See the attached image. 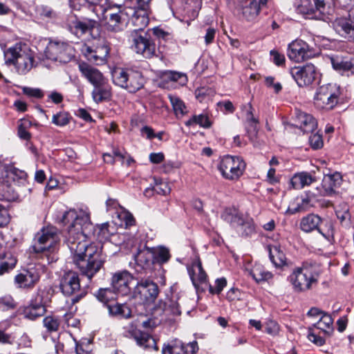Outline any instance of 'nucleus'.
<instances>
[{
  "label": "nucleus",
  "mask_w": 354,
  "mask_h": 354,
  "mask_svg": "<svg viewBox=\"0 0 354 354\" xmlns=\"http://www.w3.org/2000/svg\"><path fill=\"white\" fill-rule=\"evenodd\" d=\"M92 97L97 103L109 100L111 97V88L108 80H105L97 86H95L92 91Z\"/></svg>",
  "instance_id": "nucleus-30"
},
{
  "label": "nucleus",
  "mask_w": 354,
  "mask_h": 354,
  "mask_svg": "<svg viewBox=\"0 0 354 354\" xmlns=\"http://www.w3.org/2000/svg\"><path fill=\"white\" fill-rule=\"evenodd\" d=\"M269 257L276 268H282L287 264V259L280 245H274L269 247Z\"/></svg>",
  "instance_id": "nucleus-36"
},
{
  "label": "nucleus",
  "mask_w": 354,
  "mask_h": 354,
  "mask_svg": "<svg viewBox=\"0 0 354 354\" xmlns=\"http://www.w3.org/2000/svg\"><path fill=\"white\" fill-rule=\"evenodd\" d=\"M109 50L108 45L104 41L93 46L85 45L82 49L87 60L96 65H102L106 62Z\"/></svg>",
  "instance_id": "nucleus-16"
},
{
  "label": "nucleus",
  "mask_w": 354,
  "mask_h": 354,
  "mask_svg": "<svg viewBox=\"0 0 354 354\" xmlns=\"http://www.w3.org/2000/svg\"><path fill=\"white\" fill-rule=\"evenodd\" d=\"M134 258L137 265L142 269L150 268L151 266L155 263L154 254L151 248H146L139 250Z\"/></svg>",
  "instance_id": "nucleus-33"
},
{
  "label": "nucleus",
  "mask_w": 354,
  "mask_h": 354,
  "mask_svg": "<svg viewBox=\"0 0 354 354\" xmlns=\"http://www.w3.org/2000/svg\"><path fill=\"white\" fill-rule=\"evenodd\" d=\"M168 98L172 105L175 114L178 115H184L187 113V107L182 100L178 96L169 94Z\"/></svg>",
  "instance_id": "nucleus-43"
},
{
  "label": "nucleus",
  "mask_w": 354,
  "mask_h": 354,
  "mask_svg": "<svg viewBox=\"0 0 354 354\" xmlns=\"http://www.w3.org/2000/svg\"><path fill=\"white\" fill-rule=\"evenodd\" d=\"M340 95V88L337 84H324L317 89L314 104L319 109L332 110L337 104Z\"/></svg>",
  "instance_id": "nucleus-8"
},
{
  "label": "nucleus",
  "mask_w": 354,
  "mask_h": 354,
  "mask_svg": "<svg viewBox=\"0 0 354 354\" xmlns=\"http://www.w3.org/2000/svg\"><path fill=\"white\" fill-rule=\"evenodd\" d=\"M333 25L340 36L348 41H354V8L349 10L348 19H336Z\"/></svg>",
  "instance_id": "nucleus-20"
},
{
  "label": "nucleus",
  "mask_w": 354,
  "mask_h": 354,
  "mask_svg": "<svg viewBox=\"0 0 354 354\" xmlns=\"http://www.w3.org/2000/svg\"><path fill=\"white\" fill-rule=\"evenodd\" d=\"M153 35L159 39V40H163L165 41L171 40L173 39L172 35L164 30L162 28H160L158 27L153 28L152 29Z\"/></svg>",
  "instance_id": "nucleus-56"
},
{
  "label": "nucleus",
  "mask_w": 354,
  "mask_h": 354,
  "mask_svg": "<svg viewBox=\"0 0 354 354\" xmlns=\"http://www.w3.org/2000/svg\"><path fill=\"white\" fill-rule=\"evenodd\" d=\"M217 106L220 107L221 111L225 113H232L235 111V107L230 100L218 102Z\"/></svg>",
  "instance_id": "nucleus-61"
},
{
  "label": "nucleus",
  "mask_w": 354,
  "mask_h": 354,
  "mask_svg": "<svg viewBox=\"0 0 354 354\" xmlns=\"http://www.w3.org/2000/svg\"><path fill=\"white\" fill-rule=\"evenodd\" d=\"M23 92L26 95H28L30 97H34L36 98H41L44 95L42 91L39 88L25 87L23 89Z\"/></svg>",
  "instance_id": "nucleus-64"
},
{
  "label": "nucleus",
  "mask_w": 354,
  "mask_h": 354,
  "mask_svg": "<svg viewBox=\"0 0 354 354\" xmlns=\"http://www.w3.org/2000/svg\"><path fill=\"white\" fill-rule=\"evenodd\" d=\"M160 308L162 309V310L168 315H180L181 314V311L180 309V306L178 303L177 302V299L174 298H167L165 301L160 302Z\"/></svg>",
  "instance_id": "nucleus-39"
},
{
  "label": "nucleus",
  "mask_w": 354,
  "mask_h": 354,
  "mask_svg": "<svg viewBox=\"0 0 354 354\" xmlns=\"http://www.w3.org/2000/svg\"><path fill=\"white\" fill-rule=\"evenodd\" d=\"M59 289L65 296H73L71 299L73 304H75L84 298L87 291L80 286V280L78 274L74 272H68L61 278Z\"/></svg>",
  "instance_id": "nucleus-10"
},
{
  "label": "nucleus",
  "mask_w": 354,
  "mask_h": 354,
  "mask_svg": "<svg viewBox=\"0 0 354 354\" xmlns=\"http://www.w3.org/2000/svg\"><path fill=\"white\" fill-rule=\"evenodd\" d=\"M151 0H127L128 19L134 28L131 32H145L149 24Z\"/></svg>",
  "instance_id": "nucleus-4"
},
{
  "label": "nucleus",
  "mask_w": 354,
  "mask_h": 354,
  "mask_svg": "<svg viewBox=\"0 0 354 354\" xmlns=\"http://www.w3.org/2000/svg\"><path fill=\"white\" fill-rule=\"evenodd\" d=\"M46 271V266L42 263L30 264L23 269L14 278L15 286L19 289L30 290L39 283L41 275Z\"/></svg>",
  "instance_id": "nucleus-7"
},
{
  "label": "nucleus",
  "mask_w": 354,
  "mask_h": 354,
  "mask_svg": "<svg viewBox=\"0 0 354 354\" xmlns=\"http://www.w3.org/2000/svg\"><path fill=\"white\" fill-rule=\"evenodd\" d=\"M243 110L245 111V125L247 133L250 140L254 141L259 131V120L254 116L252 113V106L250 103L244 105Z\"/></svg>",
  "instance_id": "nucleus-25"
},
{
  "label": "nucleus",
  "mask_w": 354,
  "mask_h": 354,
  "mask_svg": "<svg viewBox=\"0 0 354 354\" xmlns=\"http://www.w3.org/2000/svg\"><path fill=\"white\" fill-rule=\"evenodd\" d=\"M131 48L143 57L150 59L156 55V44L148 32H131Z\"/></svg>",
  "instance_id": "nucleus-11"
},
{
  "label": "nucleus",
  "mask_w": 354,
  "mask_h": 354,
  "mask_svg": "<svg viewBox=\"0 0 354 354\" xmlns=\"http://www.w3.org/2000/svg\"><path fill=\"white\" fill-rule=\"evenodd\" d=\"M106 21V28L109 31L118 32L122 31L125 27L128 21V8L127 0L124 1V8L123 10L110 15Z\"/></svg>",
  "instance_id": "nucleus-22"
},
{
  "label": "nucleus",
  "mask_w": 354,
  "mask_h": 354,
  "mask_svg": "<svg viewBox=\"0 0 354 354\" xmlns=\"http://www.w3.org/2000/svg\"><path fill=\"white\" fill-rule=\"evenodd\" d=\"M315 181V178L308 172H300L295 174L290 179V184L292 188L300 189L305 186H308Z\"/></svg>",
  "instance_id": "nucleus-35"
},
{
  "label": "nucleus",
  "mask_w": 354,
  "mask_h": 354,
  "mask_svg": "<svg viewBox=\"0 0 354 354\" xmlns=\"http://www.w3.org/2000/svg\"><path fill=\"white\" fill-rule=\"evenodd\" d=\"M10 222V215L8 209L0 204V227L7 225Z\"/></svg>",
  "instance_id": "nucleus-60"
},
{
  "label": "nucleus",
  "mask_w": 354,
  "mask_h": 354,
  "mask_svg": "<svg viewBox=\"0 0 354 354\" xmlns=\"http://www.w3.org/2000/svg\"><path fill=\"white\" fill-rule=\"evenodd\" d=\"M227 285V281L225 278L222 277L217 279L215 281V286H209V291L212 294H216L218 295L221 293V292L223 290V289Z\"/></svg>",
  "instance_id": "nucleus-55"
},
{
  "label": "nucleus",
  "mask_w": 354,
  "mask_h": 354,
  "mask_svg": "<svg viewBox=\"0 0 354 354\" xmlns=\"http://www.w3.org/2000/svg\"><path fill=\"white\" fill-rule=\"evenodd\" d=\"M7 177L11 178L13 180L14 184L19 187H26L28 184V175L23 170L13 168L8 171Z\"/></svg>",
  "instance_id": "nucleus-41"
},
{
  "label": "nucleus",
  "mask_w": 354,
  "mask_h": 354,
  "mask_svg": "<svg viewBox=\"0 0 354 354\" xmlns=\"http://www.w3.org/2000/svg\"><path fill=\"white\" fill-rule=\"evenodd\" d=\"M245 167L241 157L227 155L222 158L218 169L225 179L236 180L243 175Z\"/></svg>",
  "instance_id": "nucleus-12"
},
{
  "label": "nucleus",
  "mask_w": 354,
  "mask_h": 354,
  "mask_svg": "<svg viewBox=\"0 0 354 354\" xmlns=\"http://www.w3.org/2000/svg\"><path fill=\"white\" fill-rule=\"evenodd\" d=\"M251 274L253 279L257 282L269 280L273 277L272 272L264 270L260 265L254 266L251 270Z\"/></svg>",
  "instance_id": "nucleus-44"
},
{
  "label": "nucleus",
  "mask_w": 354,
  "mask_h": 354,
  "mask_svg": "<svg viewBox=\"0 0 354 354\" xmlns=\"http://www.w3.org/2000/svg\"><path fill=\"white\" fill-rule=\"evenodd\" d=\"M331 64L334 69L339 71L354 73V59H344L341 57L331 58Z\"/></svg>",
  "instance_id": "nucleus-38"
},
{
  "label": "nucleus",
  "mask_w": 354,
  "mask_h": 354,
  "mask_svg": "<svg viewBox=\"0 0 354 354\" xmlns=\"http://www.w3.org/2000/svg\"><path fill=\"white\" fill-rule=\"evenodd\" d=\"M198 124L203 128H209L211 122L209 118L205 114L194 115L190 119L185 122L187 127H191Z\"/></svg>",
  "instance_id": "nucleus-46"
},
{
  "label": "nucleus",
  "mask_w": 354,
  "mask_h": 354,
  "mask_svg": "<svg viewBox=\"0 0 354 354\" xmlns=\"http://www.w3.org/2000/svg\"><path fill=\"white\" fill-rule=\"evenodd\" d=\"M322 223V218L319 216L315 214H309L301 219L299 227L303 232L306 233L315 230L318 232Z\"/></svg>",
  "instance_id": "nucleus-31"
},
{
  "label": "nucleus",
  "mask_w": 354,
  "mask_h": 354,
  "mask_svg": "<svg viewBox=\"0 0 354 354\" xmlns=\"http://www.w3.org/2000/svg\"><path fill=\"white\" fill-rule=\"evenodd\" d=\"M97 25L95 19L86 17L71 16L68 19V29L77 37H81L86 33L91 32Z\"/></svg>",
  "instance_id": "nucleus-19"
},
{
  "label": "nucleus",
  "mask_w": 354,
  "mask_h": 354,
  "mask_svg": "<svg viewBox=\"0 0 354 354\" xmlns=\"http://www.w3.org/2000/svg\"><path fill=\"white\" fill-rule=\"evenodd\" d=\"M333 324V319L329 314L324 313L321 317L319 320L313 325V327L317 328L323 330L326 333H328L326 329L333 330L332 326Z\"/></svg>",
  "instance_id": "nucleus-50"
},
{
  "label": "nucleus",
  "mask_w": 354,
  "mask_h": 354,
  "mask_svg": "<svg viewBox=\"0 0 354 354\" xmlns=\"http://www.w3.org/2000/svg\"><path fill=\"white\" fill-rule=\"evenodd\" d=\"M46 312V309L43 304L41 297H37L35 300H32L30 304L23 310L24 317L30 320H35L43 316Z\"/></svg>",
  "instance_id": "nucleus-27"
},
{
  "label": "nucleus",
  "mask_w": 354,
  "mask_h": 354,
  "mask_svg": "<svg viewBox=\"0 0 354 354\" xmlns=\"http://www.w3.org/2000/svg\"><path fill=\"white\" fill-rule=\"evenodd\" d=\"M17 259L10 256L0 261V276L9 272L17 264Z\"/></svg>",
  "instance_id": "nucleus-53"
},
{
  "label": "nucleus",
  "mask_w": 354,
  "mask_h": 354,
  "mask_svg": "<svg viewBox=\"0 0 354 354\" xmlns=\"http://www.w3.org/2000/svg\"><path fill=\"white\" fill-rule=\"evenodd\" d=\"M159 292L156 283L149 279H141L133 288L132 297L139 304L148 306L154 303Z\"/></svg>",
  "instance_id": "nucleus-9"
},
{
  "label": "nucleus",
  "mask_w": 354,
  "mask_h": 354,
  "mask_svg": "<svg viewBox=\"0 0 354 354\" xmlns=\"http://www.w3.org/2000/svg\"><path fill=\"white\" fill-rule=\"evenodd\" d=\"M97 299L104 304L108 308V304H112L116 299V294L114 290L110 288H100L95 295Z\"/></svg>",
  "instance_id": "nucleus-40"
},
{
  "label": "nucleus",
  "mask_w": 354,
  "mask_h": 354,
  "mask_svg": "<svg viewBox=\"0 0 354 354\" xmlns=\"http://www.w3.org/2000/svg\"><path fill=\"white\" fill-rule=\"evenodd\" d=\"M133 279V275L127 270L119 271L113 274L111 286L115 292L125 295L130 292V283Z\"/></svg>",
  "instance_id": "nucleus-21"
},
{
  "label": "nucleus",
  "mask_w": 354,
  "mask_h": 354,
  "mask_svg": "<svg viewBox=\"0 0 354 354\" xmlns=\"http://www.w3.org/2000/svg\"><path fill=\"white\" fill-rule=\"evenodd\" d=\"M313 326L308 328V339L315 345L321 346L325 344V339L322 337L315 334Z\"/></svg>",
  "instance_id": "nucleus-57"
},
{
  "label": "nucleus",
  "mask_w": 354,
  "mask_h": 354,
  "mask_svg": "<svg viewBox=\"0 0 354 354\" xmlns=\"http://www.w3.org/2000/svg\"><path fill=\"white\" fill-rule=\"evenodd\" d=\"M316 52L306 41L296 39L292 41L288 47L287 55L288 58L296 62H301L308 59L314 57Z\"/></svg>",
  "instance_id": "nucleus-15"
},
{
  "label": "nucleus",
  "mask_w": 354,
  "mask_h": 354,
  "mask_svg": "<svg viewBox=\"0 0 354 354\" xmlns=\"http://www.w3.org/2000/svg\"><path fill=\"white\" fill-rule=\"evenodd\" d=\"M266 85L268 87L273 88L274 92L276 93H279L282 89V86L279 82H274V78L273 77L269 76L266 77L265 79Z\"/></svg>",
  "instance_id": "nucleus-62"
},
{
  "label": "nucleus",
  "mask_w": 354,
  "mask_h": 354,
  "mask_svg": "<svg viewBox=\"0 0 354 354\" xmlns=\"http://www.w3.org/2000/svg\"><path fill=\"white\" fill-rule=\"evenodd\" d=\"M44 55L48 59L65 64L74 57L73 48L66 42L50 40L46 46Z\"/></svg>",
  "instance_id": "nucleus-13"
},
{
  "label": "nucleus",
  "mask_w": 354,
  "mask_h": 354,
  "mask_svg": "<svg viewBox=\"0 0 354 354\" xmlns=\"http://www.w3.org/2000/svg\"><path fill=\"white\" fill-rule=\"evenodd\" d=\"M226 221L236 228L237 232L243 237L251 236L255 232L253 219L248 216L227 209L222 216Z\"/></svg>",
  "instance_id": "nucleus-14"
},
{
  "label": "nucleus",
  "mask_w": 354,
  "mask_h": 354,
  "mask_svg": "<svg viewBox=\"0 0 354 354\" xmlns=\"http://www.w3.org/2000/svg\"><path fill=\"white\" fill-rule=\"evenodd\" d=\"M71 115L66 111H59L53 115L52 123L58 127H64L69 124Z\"/></svg>",
  "instance_id": "nucleus-52"
},
{
  "label": "nucleus",
  "mask_w": 354,
  "mask_h": 354,
  "mask_svg": "<svg viewBox=\"0 0 354 354\" xmlns=\"http://www.w3.org/2000/svg\"><path fill=\"white\" fill-rule=\"evenodd\" d=\"M186 9L190 20L197 17L202 6V0H186Z\"/></svg>",
  "instance_id": "nucleus-51"
},
{
  "label": "nucleus",
  "mask_w": 354,
  "mask_h": 354,
  "mask_svg": "<svg viewBox=\"0 0 354 354\" xmlns=\"http://www.w3.org/2000/svg\"><path fill=\"white\" fill-rule=\"evenodd\" d=\"M309 143L311 147L314 149L322 148L323 146V140L322 136L319 133L312 134L309 137Z\"/></svg>",
  "instance_id": "nucleus-58"
},
{
  "label": "nucleus",
  "mask_w": 354,
  "mask_h": 354,
  "mask_svg": "<svg viewBox=\"0 0 354 354\" xmlns=\"http://www.w3.org/2000/svg\"><path fill=\"white\" fill-rule=\"evenodd\" d=\"M290 74L300 87L312 84L318 75L316 67L312 64L292 68Z\"/></svg>",
  "instance_id": "nucleus-18"
},
{
  "label": "nucleus",
  "mask_w": 354,
  "mask_h": 354,
  "mask_svg": "<svg viewBox=\"0 0 354 354\" xmlns=\"http://www.w3.org/2000/svg\"><path fill=\"white\" fill-rule=\"evenodd\" d=\"M101 9L102 18L105 20L107 17H110V15L112 13H117L123 10L124 8V3L123 4H117L111 0H104L99 5Z\"/></svg>",
  "instance_id": "nucleus-37"
},
{
  "label": "nucleus",
  "mask_w": 354,
  "mask_h": 354,
  "mask_svg": "<svg viewBox=\"0 0 354 354\" xmlns=\"http://www.w3.org/2000/svg\"><path fill=\"white\" fill-rule=\"evenodd\" d=\"M36 12L41 19L46 21L55 20L57 18V12L52 8L48 6H38L37 8Z\"/></svg>",
  "instance_id": "nucleus-42"
},
{
  "label": "nucleus",
  "mask_w": 354,
  "mask_h": 354,
  "mask_svg": "<svg viewBox=\"0 0 354 354\" xmlns=\"http://www.w3.org/2000/svg\"><path fill=\"white\" fill-rule=\"evenodd\" d=\"M107 309L111 317L118 319H129L132 316L131 310L126 304L114 302L112 304H108Z\"/></svg>",
  "instance_id": "nucleus-34"
},
{
  "label": "nucleus",
  "mask_w": 354,
  "mask_h": 354,
  "mask_svg": "<svg viewBox=\"0 0 354 354\" xmlns=\"http://www.w3.org/2000/svg\"><path fill=\"white\" fill-rule=\"evenodd\" d=\"M298 12L306 16V18L326 21V15L324 13V8L321 11L315 2L311 0H300V3L297 7Z\"/></svg>",
  "instance_id": "nucleus-24"
},
{
  "label": "nucleus",
  "mask_w": 354,
  "mask_h": 354,
  "mask_svg": "<svg viewBox=\"0 0 354 354\" xmlns=\"http://www.w3.org/2000/svg\"><path fill=\"white\" fill-rule=\"evenodd\" d=\"M272 61L277 66H282L285 64L286 58L283 54L280 53L276 50H271L270 52Z\"/></svg>",
  "instance_id": "nucleus-59"
},
{
  "label": "nucleus",
  "mask_w": 354,
  "mask_h": 354,
  "mask_svg": "<svg viewBox=\"0 0 354 354\" xmlns=\"http://www.w3.org/2000/svg\"><path fill=\"white\" fill-rule=\"evenodd\" d=\"M5 62L14 65L20 75L28 73L35 66L34 53L26 46L15 44L4 51Z\"/></svg>",
  "instance_id": "nucleus-3"
},
{
  "label": "nucleus",
  "mask_w": 354,
  "mask_h": 354,
  "mask_svg": "<svg viewBox=\"0 0 354 354\" xmlns=\"http://www.w3.org/2000/svg\"><path fill=\"white\" fill-rule=\"evenodd\" d=\"M32 246L35 253L54 252L60 241L57 227L48 225L42 227L34 237Z\"/></svg>",
  "instance_id": "nucleus-5"
},
{
  "label": "nucleus",
  "mask_w": 354,
  "mask_h": 354,
  "mask_svg": "<svg viewBox=\"0 0 354 354\" xmlns=\"http://www.w3.org/2000/svg\"><path fill=\"white\" fill-rule=\"evenodd\" d=\"M125 335L133 338L137 345L144 349L158 351V346L154 337L148 331H142L138 329L133 324H129L125 331Z\"/></svg>",
  "instance_id": "nucleus-17"
},
{
  "label": "nucleus",
  "mask_w": 354,
  "mask_h": 354,
  "mask_svg": "<svg viewBox=\"0 0 354 354\" xmlns=\"http://www.w3.org/2000/svg\"><path fill=\"white\" fill-rule=\"evenodd\" d=\"M198 350L196 341L187 344L181 342H174L165 344L162 349V354H194Z\"/></svg>",
  "instance_id": "nucleus-23"
},
{
  "label": "nucleus",
  "mask_w": 354,
  "mask_h": 354,
  "mask_svg": "<svg viewBox=\"0 0 354 354\" xmlns=\"http://www.w3.org/2000/svg\"><path fill=\"white\" fill-rule=\"evenodd\" d=\"M318 232L328 240L334 237V225L330 220H323L318 229Z\"/></svg>",
  "instance_id": "nucleus-48"
},
{
  "label": "nucleus",
  "mask_w": 354,
  "mask_h": 354,
  "mask_svg": "<svg viewBox=\"0 0 354 354\" xmlns=\"http://www.w3.org/2000/svg\"><path fill=\"white\" fill-rule=\"evenodd\" d=\"M243 17L248 21H254L260 11V6L257 0H244L241 6Z\"/></svg>",
  "instance_id": "nucleus-32"
},
{
  "label": "nucleus",
  "mask_w": 354,
  "mask_h": 354,
  "mask_svg": "<svg viewBox=\"0 0 354 354\" xmlns=\"http://www.w3.org/2000/svg\"><path fill=\"white\" fill-rule=\"evenodd\" d=\"M164 76L173 82H178L181 79H183L184 82L186 81V76L183 73L176 71H167L164 73Z\"/></svg>",
  "instance_id": "nucleus-63"
},
{
  "label": "nucleus",
  "mask_w": 354,
  "mask_h": 354,
  "mask_svg": "<svg viewBox=\"0 0 354 354\" xmlns=\"http://www.w3.org/2000/svg\"><path fill=\"white\" fill-rule=\"evenodd\" d=\"M294 125L304 133H313L316 129L317 124L311 115L299 111L296 114Z\"/></svg>",
  "instance_id": "nucleus-28"
},
{
  "label": "nucleus",
  "mask_w": 354,
  "mask_h": 354,
  "mask_svg": "<svg viewBox=\"0 0 354 354\" xmlns=\"http://www.w3.org/2000/svg\"><path fill=\"white\" fill-rule=\"evenodd\" d=\"M79 69L82 76L84 77L93 87L106 80L98 69L86 62L80 63L79 64Z\"/></svg>",
  "instance_id": "nucleus-26"
},
{
  "label": "nucleus",
  "mask_w": 354,
  "mask_h": 354,
  "mask_svg": "<svg viewBox=\"0 0 354 354\" xmlns=\"http://www.w3.org/2000/svg\"><path fill=\"white\" fill-rule=\"evenodd\" d=\"M76 354H92V344L89 340L84 339L76 343Z\"/></svg>",
  "instance_id": "nucleus-54"
},
{
  "label": "nucleus",
  "mask_w": 354,
  "mask_h": 354,
  "mask_svg": "<svg viewBox=\"0 0 354 354\" xmlns=\"http://www.w3.org/2000/svg\"><path fill=\"white\" fill-rule=\"evenodd\" d=\"M62 223L68 224L66 243L71 251L73 261L82 275L89 280L100 271L106 261V255L101 248L90 244L86 239L84 228L91 226L89 216L78 215L74 209L66 212Z\"/></svg>",
  "instance_id": "nucleus-1"
},
{
  "label": "nucleus",
  "mask_w": 354,
  "mask_h": 354,
  "mask_svg": "<svg viewBox=\"0 0 354 354\" xmlns=\"http://www.w3.org/2000/svg\"><path fill=\"white\" fill-rule=\"evenodd\" d=\"M342 182V176L337 171L333 174H325L322 184L324 191V194L326 196L333 195L335 193V189L339 187Z\"/></svg>",
  "instance_id": "nucleus-29"
},
{
  "label": "nucleus",
  "mask_w": 354,
  "mask_h": 354,
  "mask_svg": "<svg viewBox=\"0 0 354 354\" xmlns=\"http://www.w3.org/2000/svg\"><path fill=\"white\" fill-rule=\"evenodd\" d=\"M154 254V262L159 265L167 263L171 258L169 249L165 247H159L158 248H152Z\"/></svg>",
  "instance_id": "nucleus-45"
},
{
  "label": "nucleus",
  "mask_w": 354,
  "mask_h": 354,
  "mask_svg": "<svg viewBox=\"0 0 354 354\" xmlns=\"http://www.w3.org/2000/svg\"><path fill=\"white\" fill-rule=\"evenodd\" d=\"M43 324L47 332L50 333L57 332L60 327L61 320L56 316L48 315L44 318Z\"/></svg>",
  "instance_id": "nucleus-47"
},
{
  "label": "nucleus",
  "mask_w": 354,
  "mask_h": 354,
  "mask_svg": "<svg viewBox=\"0 0 354 354\" xmlns=\"http://www.w3.org/2000/svg\"><path fill=\"white\" fill-rule=\"evenodd\" d=\"M115 85L127 89L129 93H136L141 89L145 80L140 71L133 69H118L112 74Z\"/></svg>",
  "instance_id": "nucleus-6"
},
{
  "label": "nucleus",
  "mask_w": 354,
  "mask_h": 354,
  "mask_svg": "<svg viewBox=\"0 0 354 354\" xmlns=\"http://www.w3.org/2000/svg\"><path fill=\"white\" fill-rule=\"evenodd\" d=\"M319 272L311 263H302L301 266L295 268L288 277V281L292 286L293 291L297 293L312 290L318 283Z\"/></svg>",
  "instance_id": "nucleus-2"
},
{
  "label": "nucleus",
  "mask_w": 354,
  "mask_h": 354,
  "mask_svg": "<svg viewBox=\"0 0 354 354\" xmlns=\"http://www.w3.org/2000/svg\"><path fill=\"white\" fill-rule=\"evenodd\" d=\"M32 123L30 120L24 118L19 120L18 125V136L24 140H29L31 138V134L28 129L31 127Z\"/></svg>",
  "instance_id": "nucleus-49"
}]
</instances>
